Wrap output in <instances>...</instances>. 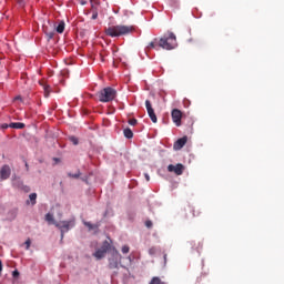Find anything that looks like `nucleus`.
I'll return each mask as SVG.
<instances>
[{
	"mask_svg": "<svg viewBox=\"0 0 284 284\" xmlns=\"http://www.w3.org/2000/svg\"><path fill=\"white\" fill-rule=\"evenodd\" d=\"M106 37H111L112 39L116 37H128V34H132L134 32L133 26L118 24L111 26L104 29Z\"/></svg>",
	"mask_w": 284,
	"mask_h": 284,
	"instance_id": "f257e3e1",
	"label": "nucleus"
},
{
	"mask_svg": "<svg viewBox=\"0 0 284 284\" xmlns=\"http://www.w3.org/2000/svg\"><path fill=\"white\" fill-rule=\"evenodd\" d=\"M159 48L162 50H174L176 48V36L173 32H168L159 40Z\"/></svg>",
	"mask_w": 284,
	"mask_h": 284,
	"instance_id": "f03ea898",
	"label": "nucleus"
},
{
	"mask_svg": "<svg viewBox=\"0 0 284 284\" xmlns=\"http://www.w3.org/2000/svg\"><path fill=\"white\" fill-rule=\"evenodd\" d=\"M98 99L101 103H110L116 99V91L112 87H106L98 92Z\"/></svg>",
	"mask_w": 284,
	"mask_h": 284,
	"instance_id": "7ed1b4c3",
	"label": "nucleus"
},
{
	"mask_svg": "<svg viewBox=\"0 0 284 284\" xmlns=\"http://www.w3.org/2000/svg\"><path fill=\"white\" fill-rule=\"evenodd\" d=\"M55 227L60 230L61 232V241H63V236L65 235V232H70L71 227H74L75 222L74 220H69V221H61L58 223H54Z\"/></svg>",
	"mask_w": 284,
	"mask_h": 284,
	"instance_id": "20e7f679",
	"label": "nucleus"
},
{
	"mask_svg": "<svg viewBox=\"0 0 284 284\" xmlns=\"http://www.w3.org/2000/svg\"><path fill=\"white\" fill-rule=\"evenodd\" d=\"M168 172H173L176 174V176H181L183 172H185V165L178 163L176 165L174 164H169L168 165Z\"/></svg>",
	"mask_w": 284,
	"mask_h": 284,
	"instance_id": "39448f33",
	"label": "nucleus"
},
{
	"mask_svg": "<svg viewBox=\"0 0 284 284\" xmlns=\"http://www.w3.org/2000/svg\"><path fill=\"white\" fill-rule=\"evenodd\" d=\"M172 121L178 128L181 125V119H183V113L179 109H173L171 112Z\"/></svg>",
	"mask_w": 284,
	"mask_h": 284,
	"instance_id": "423d86ee",
	"label": "nucleus"
},
{
	"mask_svg": "<svg viewBox=\"0 0 284 284\" xmlns=\"http://www.w3.org/2000/svg\"><path fill=\"white\" fill-rule=\"evenodd\" d=\"M120 261H121V254L119 253V251H115L113 254V258L109 260L110 270H116V267H119Z\"/></svg>",
	"mask_w": 284,
	"mask_h": 284,
	"instance_id": "0eeeda50",
	"label": "nucleus"
},
{
	"mask_svg": "<svg viewBox=\"0 0 284 284\" xmlns=\"http://www.w3.org/2000/svg\"><path fill=\"white\" fill-rule=\"evenodd\" d=\"M145 108L152 123H156L159 120L156 118V113H154V108H152V102H150V100L145 101Z\"/></svg>",
	"mask_w": 284,
	"mask_h": 284,
	"instance_id": "6e6552de",
	"label": "nucleus"
},
{
	"mask_svg": "<svg viewBox=\"0 0 284 284\" xmlns=\"http://www.w3.org/2000/svg\"><path fill=\"white\" fill-rule=\"evenodd\" d=\"M10 174H12V170L10 169V165L4 164L0 170L1 181H8V179H10Z\"/></svg>",
	"mask_w": 284,
	"mask_h": 284,
	"instance_id": "1a4fd4ad",
	"label": "nucleus"
},
{
	"mask_svg": "<svg viewBox=\"0 0 284 284\" xmlns=\"http://www.w3.org/2000/svg\"><path fill=\"white\" fill-rule=\"evenodd\" d=\"M187 143V135L180 138L173 145L174 150H183V146Z\"/></svg>",
	"mask_w": 284,
	"mask_h": 284,
	"instance_id": "9d476101",
	"label": "nucleus"
},
{
	"mask_svg": "<svg viewBox=\"0 0 284 284\" xmlns=\"http://www.w3.org/2000/svg\"><path fill=\"white\" fill-rule=\"evenodd\" d=\"M105 254H108L104 250L99 248L93 253V256L95 258H98V261H101V258H103L105 256Z\"/></svg>",
	"mask_w": 284,
	"mask_h": 284,
	"instance_id": "9b49d317",
	"label": "nucleus"
},
{
	"mask_svg": "<svg viewBox=\"0 0 284 284\" xmlns=\"http://www.w3.org/2000/svg\"><path fill=\"white\" fill-rule=\"evenodd\" d=\"M9 128H13V130H23V128H26V124L21 122H12L9 124Z\"/></svg>",
	"mask_w": 284,
	"mask_h": 284,
	"instance_id": "f8f14e48",
	"label": "nucleus"
},
{
	"mask_svg": "<svg viewBox=\"0 0 284 284\" xmlns=\"http://www.w3.org/2000/svg\"><path fill=\"white\" fill-rule=\"evenodd\" d=\"M57 32L59 34H63L64 30H65V22L61 21L59 22L58 27L55 28Z\"/></svg>",
	"mask_w": 284,
	"mask_h": 284,
	"instance_id": "ddd939ff",
	"label": "nucleus"
},
{
	"mask_svg": "<svg viewBox=\"0 0 284 284\" xmlns=\"http://www.w3.org/2000/svg\"><path fill=\"white\" fill-rule=\"evenodd\" d=\"M83 225H85V227H88L90 231L92 230H99V224H92L90 222H83Z\"/></svg>",
	"mask_w": 284,
	"mask_h": 284,
	"instance_id": "4468645a",
	"label": "nucleus"
},
{
	"mask_svg": "<svg viewBox=\"0 0 284 284\" xmlns=\"http://www.w3.org/2000/svg\"><path fill=\"white\" fill-rule=\"evenodd\" d=\"M123 134L125 139H132V136H134V133L130 130V128L124 129Z\"/></svg>",
	"mask_w": 284,
	"mask_h": 284,
	"instance_id": "2eb2a0df",
	"label": "nucleus"
},
{
	"mask_svg": "<svg viewBox=\"0 0 284 284\" xmlns=\"http://www.w3.org/2000/svg\"><path fill=\"white\" fill-rule=\"evenodd\" d=\"M45 221H47L48 223H52L53 225H54V223H59V222H55V221H54V215H52L51 213H47V214H45Z\"/></svg>",
	"mask_w": 284,
	"mask_h": 284,
	"instance_id": "dca6fc26",
	"label": "nucleus"
},
{
	"mask_svg": "<svg viewBox=\"0 0 284 284\" xmlns=\"http://www.w3.org/2000/svg\"><path fill=\"white\" fill-rule=\"evenodd\" d=\"M156 43L159 44V39H154V41L150 42L149 45L146 47L148 50H154L156 49Z\"/></svg>",
	"mask_w": 284,
	"mask_h": 284,
	"instance_id": "f3484780",
	"label": "nucleus"
},
{
	"mask_svg": "<svg viewBox=\"0 0 284 284\" xmlns=\"http://www.w3.org/2000/svg\"><path fill=\"white\" fill-rule=\"evenodd\" d=\"M40 85H42L43 90H44V97H50V85L45 84V83H40Z\"/></svg>",
	"mask_w": 284,
	"mask_h": 284,
	"instance_id": "a211bd4d",
	"label": "nucleus"
},
{
	"mask_svg": "<svg viewBox=\"0 0 284 284\" xmlns=\"http://www.w3.org/2000/svg\"><path fill=\"white\" fill-rule=\"evenodd\" d=\"M110 247H111L110 242L104 241V242L102 243V246H101L100 250H103L104 252L108 253V251L110 250Z\"/></svg>",
	"mask_w": 284,
	"mask_h": 284,
	"instance_id": "6ab92c4d",
	"label": "nucleus"
},
{
	"mask_svg": "<svg viewBox=\"0 0 284 284\" xmlns=\"http://www.w3.org/2000/svg\"><path fill=\"white\" fill-rule=\"evenodd\" d=\"M150 284H165V282L161 281L160 277H153Z\"/></svg>",
	"mask_w": 284,
	"mask_h": 284,
	"instance_id": "aec40b11",
	"label": "nucleus"
},
{
	"mask_svg": "<svg viewBox=\"0 0 284 284\" xmlns=\"http://www.w3.org/2000/svg\"><path fill=\"white\" fill-rule=\"evenodd\" d=\"M29 199L32 202V205H37V193H31Z\"/></svg>",
	"mask_w": 284,
	"mask_h": 284,
	"instance_id": "412c9836",
	"label": "nucleus"
},
{
	"mask_svg": "<svg viewBox=\"0 0 284 284\" xmlns=\"http://www.w3.org/2000/svg\"><path fill=\"white\" fill-rule=\"evenodd\" d=\"M189 212H192L193 217H194V216H200V215H201V212H197V213H196V211H194V209H193L192 206H189Z\"/></svg>",
	"mask_w": 284,
	"mask_h": 284,
	"instance_id": "4be33fe9",
	"label": "nucleus"
},
{
	"mask_svg": "<svg viewBox=\"0 0 284 284\" xmlns=\"http://www.w3.org/2000/svg\"><path fill=\"white\" fill-rule=\"evenodd\" d=\"M70 141L73 143V145H79V139L77 136H71Z\"/></svg>",
	"mask_w": 284,
	"mask_h": 284,
	"instance_id": "5701e85b",
	"label": "nucleus"
},
{
	"mask_svg": "<svg viewBox=\"0 0 284 284\" xmlns=\"http://www.w3.org/2000/svg\"><path fill=\"white\" fill-rule=\"evenodd\" d=\"M69 176H70L71 179H79V176H81V172H78V173H74V174L69 173Z\"/></svg>",
	"mask_w": 284,
	"mask_h": 284,
	"instance_id": "b1692460",
	"label": "nucleus"
},
{
	"mask_svg": "<svg viewBox=\"0 0 284 284\" xmlns=\"http://www.w3.org/2000/svg\"><path fill=\"white\" fill-rule=\"evenodd\" d=\"M24 245H26V250H30V245H32V241L30 239H28L26 242H24Z\"/></svg>",
	"mask_w": 284,
	"mask_h": 284,
	"instance_id": "393cba45",
	"label": "nucleus"
},
{
	"mask_svg": "<svg viewBox=\"0 0 284 284\" xmlns=\"http://www.w3.org/2000/svg\"><path fill=\"white\" fill-rule=\"evenodd\" d=\"M129 252H130V246H128V245L122 246L123 254H128Z\"/></svg>",
	"mask_w": 284,
	"mask_h": 284,
	"instance_id": "a878e982",
	"label": "nucleus"
},
{
	"mask_svg": "<svg viewBox=\"0 0 284 284\" xmlns=\"http://www.w3.org/2000/svg\"><path fill=\"white\" fill-rule=\"evenodd\" d=\"M138 120L136 119H130L129 120V125H136Z\"/></svg>",
	"mask_w": 284,
	"mask_h": 284,
	"instance_id": "bb28decb",
	"label": "nucleus"
},
{
	"mask_svg": "<svg viewBox=\"0 0 284 284\" xmlns=\"http://www.w3.org/2000/svg\"><path fill=\"white\" fill-rule=\"evenodd\" d=\"M152 225H153V224H152V221L148 220V221L145 222V226H146V227L150 229V227H152Z\"/></svg>",
	"mask_w": 284,
	"mask_h": 284,
	"instance_id": "cd10ccee",
	"label": "nucleus"
},
{
	"mask_svg": "<svg viewBox=\"0 0 284 284\" xmlns=\"http://www.w3.org/2000/svg\"><path fill=\"white\" fill-rule=\"evenodd\" d=\"M13 101H23V98H21V95H17L14 99H13Z\"/></svg>",
	"mask_w": 284,
	"mask_h": 284,
	"instance_id": "c85d7f7f",
	"label": "nucleus"
},
{
	"mask_svg": "<svg viewBox=\"0 0 284 284\" xmlns=\"http://www.w3.org/2000/svg\"><path fill=\"white\" fill-rule=\"evenodd\" d=\"M98 17H99V13L98 12H93L92 19H98Z\"/></svg>",
	"mask_w": 284,
	"mask_h": 284,
	"instance_id": "c756f323",
	"label": "nucleus"
},
{
	"mask_svg": "<svg viewBox=\"0 0 284 284\" xmlns=\"http://www.w3.org/2000/svg\"><path fill=\"white\" fill-rule=\"evenodd\" d=\"M1 128H2V130H8V128H10V125H8V124H2Z\"/></svg>",
	"mask_w": 284,
	"mask_h": 284,
	"instance_id": "7c9ffc66",
	"label": "nucleus"
},
{
	"mask_svg": "<svg viewBox=\"0 0 284 284\" xmlns=\"http://www.w3.org/2000/svg\"><path fill=\"white\" fill-rule=\"evenodd\" d=\"M1 272H3V263L0 260V274H1Z\"/></svg>",
	"mask_w": 284,
	"mask_h": 284,
	"instance_id": "2f4dec72",
	"label": "nucleus"
},
{
	"mask_svg": "<svg viewBox=\"0 0 284 284\" xmlns=\"http://www.w3.org/2000/svg\"><path fill=\"white\" fill-rule=\"evenodd\" d=\"M163 258H164V265H165L168 263V254H164Z\"/></svg>",
	"mask_w": 284,
	"mask_h": 284,
	"instance_id": "473e14b6",
	"label": "nucleus"
},
{
	"mask_svg": "<svg viewBox=\"0 0 284 284\" xmlns=\"http://www.w3.org/2000/svg\"><path fill=\"white\" fill-rule=\"evenodd\" d=\"M144 178L146 179V181H150V174L145 173Z\"/></svg>",
	"mask_w": 284,
	"mask_h": 284,
	"instance_id": "72a5a7b5",
	"label": "nucleus"
},
{
	"mask_svg": "<svg viewBox=\"0 0 284 284\" xmlns=\"http://www.w3.org/2000/svg\"><path fill=\"white\" fill-rule=\"evenodd\" d=\"M13 276H14V277L19 276V271H14V272H13Z\"/></svg>",
	"mask_w": 284,
	"mask_h": 284,
	"instance_id": "f704fd0d",
	"label": "nucleus"
},
{
	"mask_svg": "<svg viewBox=\"0 0 284 284\" xmlns=\"http://www.w3.org/2000/svg\"><path fill=\"white\" fill-rule=\"evenodd\" d=\"M53 161H55V163H59V158H54Z\"/></svg>",
	"mask_w": 284,
	"mask_h": 284,
	"instance_id": "c9c22d12",
	"label": "nucleus"
},
{
	"mask_svg": "<svg viewBox=\"0 0 284 284\" xmlns=\"http://www.w3.org/2000/svg\"><path fill=\"white\" fill-rule=\"evenodd\" d=\"M26 169H27V170H29V165H28V163H26Z\"/></svg>",
	"mask_w": 284,
	"mask_h": 284,
	"instance_id": "e433bc0d",
	"label": "nucleus"
},
{
	"mask_svg": "<svg viewBox=\"0 0 284 284\" xmlns=\"http://www.w3.org/2000/svg\"><path fill=\"white\" fill-rule=\"evenodd\" d=\"M149 252H150V254H153V250L152 248Z\"/></svg>",
	"mask_w": 284,
	"mask_h": 284,
	"instance_id": "4c0bfd02",
	"label": "nucleus"
},
{
	"mask_svg": "<svg viewBox=\"0 0 284 284\" xmlns=\"http://www.w3.org/2000/svg\"><path fill=\"white\" fill-rule=\"evenodd\" d=\"M50 39H52V33H50Z\"/></svg>",
	"mask_w": 284,
	"mask_h": 284,
	"instance_id": "58836bf2",
	"label": "nucleus"
},
{
	"mask_svg": "<svg viewBox=\"0 0 284 284\" xmlns=\"http://www.w3.org/2000/svg\"><path fill=\"white\" fill-rule=\"evenodd\" d=\"M82 6H85V2H82Z\"/></svg>",
	"mask_w": 284,
	"mask_h": 284,
	"instance_id": "ea45409f",
	"label": "nucleus"
}]
</instances>
